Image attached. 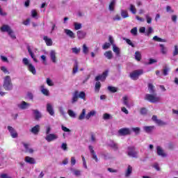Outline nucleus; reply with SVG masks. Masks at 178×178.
<instances>
[{"label": "nucleus", "instance_id": "f257e3e1", "mask_svg": "<svg viewBox=\"0 0 178 178\" xmlns=\"http://www.w3.org/2000/svg\"><path fill=\"white\" fill-rule=\"evenodd\" d=\"M22 63L24 65V66L26 67L27 70H29V72L31 73L33 76H35V74H37V70L35 69V66H34V65L31 63L29 58H24L22 59Z\"/></svg>", "mask_w": 178, "mask_h": 178}, {"label": "nucleus", "instance_id": "f03ea898", "mask_svg": "<svg viewBox=\"0 0 178 178\" xmlns=\"http://www.w3.org/2000/svg\"><path fill=\"white\" fill-rule=\"evenodd\" d=\"M3 87L6 91H12L13 90V83H12V78L7 75L3 78Z\"/></svg>", "mask_w": 178, "mask_h": 178}, {"label": "nucleus", "instance_id": "7ed1b4c3", "mask_svg": "<svg viewBox=\"0 0 178 178\" xmlns=\"http://www.w3.org/2000/svg\"><path fill=\"white\" fill-rule=\"evenodd\" d=\"M0 31L1 33H8V35L12 38V40H16V35L15 32L12 30V28L9 25L3 24L1 28Z\"/></svg>", "mask_w": 178, "mask_h": 178}, {"label": "nucleus", "instance_id": "20e7f679", "mask_svg": "<svg viewBox=\"0 0 178 178\" xmlns=\"http://www.w3.org/2000/svg\"><path fill=\"white\" fill-rule=\"evenodd\" d=\"M145 99L148 101L149 102H152V104H156L158 102H161V97L158 96L156 93L154 94H146L145 96Z\"/></svg>", "mask_w": 178, "mask_h": 178}, {"label": "nucleus", "instance_id": "39448f33", "mask_svg": "<svg viewBox=\"0 0 178 178\" xmlns=\"http://www.w3.org/2000/svg\"><path fill=\"white\" fill-rule=\"evenodd\" d=\"M143 73L144 71L143 70H135L130 73V77L132 80H138V77Z\"/></svg>", "mask_w": 178, "mask_h": 178}, {"label": "nucleus", "instance_id": "423d86ee", "mask_svg": "<svg viewBox=\"0 0 178 178\" xmlns=\"http://www.w3.org/2000/svg\"><path fill=\"white\" fill-rule=\"evenodd\" d=\"M31 104L30 103H27L24 101H22L17 104V108L21 109L22 111H26V109H29Z\"/></svg>", "mask_w": 178, "mask_h": 178}, {"label": "nucleus", "instance_id": "0eeeda50", "mask_svg": "<svg viewBox=\"0 0 178 178\" xmlns=\"http://www.w3.org/2000/svg\"><path fill=\"white\" fill-rule=\"evenodd\" d=\"M7 129L8 130V132L10 133V136L12 138H17L19 137V134H17V131L13 127L8 126Z\"/></svg>", "mask_w": 178, "mask_h": 178}, {"label": "nucleus", "instance_id": "6e6552de", "mask_svg": "<svg viewBox=\"0 0 178 178\" xmlns=\"http://www.w3.org/2000/svg\"><path fill=\"white\" fill-rule=\"evenodd\" d=\"M44 138L46 141H47V143H52V141H55V140H58V136L57 134H49L48 135H46Z\"/></svg>", "mask_w": 178, "mask_h": 178}, {"label": "nucleus", "instance_id": "1a4fd4ad", "mask_svg": "<svg viewBox=\"0 0 178 178\" xmlns=\"http://www.w3.org/2000/svg\"><path fill=\"white\" fill-rule=\"evenodd\" d=\"M133 175V166L128 165L124 170V177L129 178Z\"/></svg>", "mask_w": 178, "mask_h": 178}, {"label": "nucleus", "instance_id": "9d476101", "mask_svg": "<svg viewBox=\"0 0 178 178\" xmlns=\"http://www.w3.org/2000/svg\"><path fill=\"white\" fill-rule=\"evenodd\" d=\"M127 154L129 156H131V158H137V152H136L134 147H128Z\"/></svg>", "mask_w": 178, "mask_h": 178}, {"label": "nucleus", "instance_id": "9b49d317", "mask_svg": "<svg viewBox=\"0 0 178 178\" xmlns=\"http://www.w3.org/2000/svg\"><path fill=\"white\" fill-rule=\"evenodd\" d=\"M108 73H109V71L106 70L105 72H104L102 73V75H99L97 76H96L95 80L96 81H105V79H106V77L108 76Z\"/></svg>", "mask_w": 178, "mask_h": 178}, {"label": "nucleus", "instance_id": "f8f14e48", "mask_svg": "<svg viewBox=\"0 0 178 178\" xmlns=\"http://www.w3.org/2000/svg\"><path fill=\"white\" fill-rule=\"evenodd\" d=\"M120 136H129L131 134V130L129 128H122L118 131Z\"/></svg>", "mask_w": 178, "mask_h": 178}, {"label": "nucleus", "instance_id": "ddd939ff", "mask_svg": "<svg viewBox=\"0 0 178 178\" xmlns=\"http://www.w3.org/2000/svg\"><path fill=\"white\" fill-rule=\"evenodd\" d=\"M46 108L47 111L48 112V113H49L51 116H54V115H55V111H54V106L52 105V104L47 103Z\"/></svg>", "mask_w": 178, "mask_h": 178}, {"label": "nucleus", "instance_id": "4468645a", "mask_svg": "<svg viewBox=\"0 0 178 178\" xmlns=\"http://www.w3.org/2000/svg\"><path fill=\"white\" fill-rule=\"evenodd\" d=\"M88 148H89V151L91 154L92 159H94V161H95V162H98V161H99L98 157L97 156V154H95V151H94V147L89 145Z\"/></svg>", "mask_w": 178, "mask_h": 178}, {"label": "nucleus", "instance_id": "2eb2a0df", "mask_svg": "<svg viewBox=\"0 0 178 178\" xmlns=\"http://www.w3.org/2000/svg\"><path fill=\"white\" fill-rule=\"evenodd\" d=\"M49 57L53 63H56V51L55 50H51L49 52Z\"/></svg>", "mask_w": 178, "mask_h": 178}, {"label": "nucleus", "instance_id": "dca6fc26", "mask_svg": "<svg viewBox=\"0 0 178 178\" xmlns=\"http://www.w3.org/2000/svg\"><path fill=\"white\" fill-rule=\"evenodd\" d=\"M61 129H62L63 131L65 132L63 134V137H64V138L67 137V136H70V132L72 131L70 129H68L67 127H66L63 125L61 126Z\"/></svg>", "mask_w": 178, "mask_h": 178}, {"label": "nucleus", "instance_id": "f3484780", "mask_svg": "<svg viewBox=\"0 0 178 178\" xmlns=\"http://www.w3.org/2000/svg\"><path fill=\"white\" fill-rule=\"evenodd\" d=\"M156 151H157V155L159 156H162L163 158H165L166 156V153H165V151L162 149V147L160 146H157L156 147Z\"/></svg>", "mask_w": 178, "mask_h": 178}, {"label": "nucleus", "instance_id": "a211bd4d", "mask_svg": "<svg viewBox=\"0 0 178 178\" xmlns=\"http://www.w3.org/2000/svg\"><path fill=\"white\" fill-rule=\"evenodd\" d=\"M40 91L43 95H45L46 97H49V90L45 88L44 85H42L40 86Z\"/></svg>", "mask_w": 178, "mask_h": 178}, {"label": "nucleus", "instance_id": "6ab92c4d", "mask_svg": "<svg viewBox=\"0 0 178 178\" xmlns=\"http://www.w3.org/2000/svg\"><path fill=\"white\" fill-rule=\"evenodd\" d=\"M76 35L79 40H83V38H86V36L87 35V33L84 32L83 31H78L76 32Z\"/></svg>", "mask_w": 178, "mask_h": 178}, {"label": "nucleus", "instance_id": "aec40b11", "mask_svg": "<svg viewBox=\"0 0 178 178\" xmlns=\"http://www.w3.org/2000/svg\"><path fill=\"white\" fill-rule=\"evenodd\" d=\"M25 162H26V163H29L30 165H34L35 164V159L33 157L26 156Z\"/></svg>", "mask_w": 178, "mask_h": 178}, {"label": "nucleus", "instance_id": "412c9836", "mask_svg": "<svg viewBox=\"0 0 178 178\" xmlns=\"http://www.w3.org/2000/svg\"><path fill=\"white\" fill-rule=\"evenodd\" d=\"M43 40L46 42V45H47V47H51L53 42L51 38H48V36H44Z\"/></svg>", "mask_w": 178, "mask_h": 178}, {"label": "nucleus", "instance_id": "4be33fe9", "mask_svg": "<svg viewBox=\"0 0 178 178\" xmlns=\"http://www.w3.org/2000/svg\"><path fill=\"white\" fill-rule=\"evenodd\" d=\"M64 33L67 35V37H70V38H74V33L70 29H64Z\"/></svg>", "mask_w": 178, "mask_h": 178}, {"label": "nucleus", "instance_id": "5701e85b", "mask_svg": "<svg viewBox=\"0 0 178 178\" xmlns=\"http://www.w3.org/2000/svg\"><path fill=\"white\" fill-rule=\"evenodd\" d=\"M113 51L116 56H120V48L118 47L116 44H113Z\"/></svg>", "mask_w": 178, "mask_h": 178}, {"label": "nucleus", "instance_id": "b1692460", "mask_svg": "<svg viewBox=\"0 0 178 178\" xmlns=\"http://www.w3.org/2000/svg\"><path fill=\"white\" fill-rule=\"evenodd\" d=\"M24 147L26 149V152H28V154H33L34 152V149L30 147V145H29V144L24 143Z\"/></svg>", "mask_w": 178, "mask_h": 178}, {"label": "nucleus", "instance_id": "393cba45", "mask_svg": "<svg viewBox=\"0 0 178 178\" xmlns=\"http://www.w3.org/2000/svg\"><path fill=\"white\" fill-rule=\"evenodd\" d=\"M109 147H111V148H113V149H114V151H118V149H119V147L118 146V143L113 142V141H110V143H108Z\"/></svg>", "mask_w": 178, "mask_h": 178}, {"label": "nucleus", "instance_id": "a878e982", "mask_svg": "<svg viewBox=\"0 0 178 178\" xmlns=\"http://www.w3.org/2000/svg\"><path fill=\"white\" fill-rule=\"evenodd\" d=\"M28 52H29L31 58H32V59H33V61L35 63H38V60H37V58H35V56L34 55V53L33 52V51H31V49H30V47L28 48Z\"/></svg>", "mask_w": 178, "mask_h": 178}, {"label": "nucleus", "instance_id": "bb28decb", "mask_svg": "<svg viewBox=\"0 0 178 178\" xmlns=\"http://www.w3.org/2000/svg\"><path fill=\"white\" fill-rule=\"evenodd\" d=\"M115 5H116V1L112 0L108 6V10L111 12H113L115 10Z\"/></svg>", "mask_w": 178, "mask_h": 178}, {"label": "nucleus", "instance_id": "cd10ccee", "mask_svg": "<svg viewBox=\"0 0 178 178\" xmlns=\"http://www.w3.org/2000/svg\"><path fill=\"white\" fill-rule=\"evenodd\" d=\"M67 114L69 115L70 118H72V119H76V118L77 117V114L71 109H69L67 111Z\"/></svg>", "mask_w": 178, "mask_h": 178}, {"label": "nucleus", "instance_id": "c85d7f7f", "mask_svg": "<svg viewBox=\"0 0 178 178\" xmlns=\"http://www.w3.org/2000/svg\"><path fill=\"white\" fill-rule=\"evenodd\" d=\"M95 115H97V111H95V110H92L90 112H89L86 115V119H87V120H88L90 119V118H92V116H95Z\"/></svg>", "mask_w": 178, "mask_h": 178}, {"label": "nucleus", "instance_id": "c756f323", "mask_svg": "<svg viewBox=\"0 0 178 178\" xmlns=\"http://www.w3.org/2000/svg\"><path fill=\"white\" fill-rule=\"evenodd\" d=\"M31 131L33 133V134H38V132L40 131V125H35L33 127Z\"/></svg>", "mask_w": 178, "mask_h": 178}, {"label": "nucleus", "instance_id": "7c9ffc66", "mask_svg": "<svg viewBox=\"0 0 178 178\" xmlns=\"http://www.w3.org/2000/svg\"><path fill=\"white\" fill-rule=\"evenodd\" d=\"M154 126H145V127H143V130L146 133H151V131H152V130H154Z\"/></svg>", "mask_w": 178, "mask_h": 178}, {"label": "nucleus", "instance_id": "2f4dec72", "mask_svg": "<svg viewBox=\"0 0 178 178\" xmlns=\"http://www.w3.org/2000/svg\"><path fill=\"white\" fill-rule=\"evenodd\" d=\"M104 56L107 59H112L113 58V54H112V51H108L104 53Z\"/></svg>", "mask_w": 178, "mask_h": 178}, {"label": "nucleus", "instance_id": "473e14b6", "mask_svg": "<svg viewBox=\"0 0 178 178\" xmlns=\"http://www.w3.org/2000/svg\"><path fill=\"white\" fill-rule=\"evenodd\" d=\"M122 102L125 105V106H127V108H130V104H129V97L124 96L122 97Z\"/></svg>", "mask_w": 178, "mask_h": 178}, {"label": "nucleus", "instance_id": "72a5a7b5", "mask_svg": "<svg viewBox=\"0 0 178 178\" xmlns=\"http://www.w3.org/2000/svg\"><path fill=\"white\" fill-rule=\"evenodd\" d=\"M86 108H83L82 110V112L81 113V114L79 115L78 119L79 120H84V119H86Z\"/></svg>", "mask_w": 178, "mask_h": 178}, {"label": "nucleus", "instance_id": "f704fd0d", "mask_svg": "<svg viewBox=\"0 0 178 178\" xmlns=\"http://www.w3.org/2000/svg\"><path fill=\"white\" fill-rule=\"evenodd\" d=\"M79 71V62H77V60H76L74 62V67H73V70H72V73L74 74H76V73Z\"/></svg>", "mask_w": 178, "mask_h": 178}, {"label": "nucleus", "instance_id": "c9c22d12", "mask_svg": "<svg viewBox=\"0 0 178 178\" xmlns=\"http://www.w3.org/2000/svg\"><path fill=\"white\" fill-rule=\"evenodd\" d=\"M73 26H74V30H81V29L83 27V25L81 24V23H79V22H74Z\"/></svg>", "mask_w": 178, "mask_h": 178}, {"label": "nucleus", "instance_id": "e433bc0d", "mask_svg": "<svg viewBox=\"0 0 178 178\" xmlns=\"http://www.w3.org/2000/svg\"><path fill=\"white\" fill-rule=\"evenodd\" d=\"M160 47L161 54H163V55H166V54H168V48L163 44H160Z\"/></svg>", "mask_w": 178, "mask_h": 178}, {"label": "nucleus", "instance_id": "4c0bfd02", "mask_svg": "<svg viewBox=\"0 0 178 178\" xmlns=\"http://www.w3.org/2000/svg\"><path fill=\"white\" fill-rule=\"evenodd\" d=\"M129 10L133 15H136V13H137V8H136V6L133 4H130Z\"/></svg>", "mask_w": 178, "mask_h": 178}, {"label": "nucleus", "instance_id": "58836bf2", "mask_svg": "<svg viewBox=\"0 0 178 178\" xmlns=\"http://www.w3.org/2000/svg\"><path fill=\"white\" fill-rule=\"evenodd\" d=\"M31 17H33V19H38V13L37 12V10H32L31 11Z\"/></svg>", "mask_w": 178, "mask_h": 178}, {"label": "nucleus", "instance_id": "ea45409f", "mask_svg": "<svg viewBox=\"0 0 178 178\" xmlns=\"http://www.w3.org/2000/svg\"><path fill=\"white\" fill-rule=\"evenodd\" d=\"M77 99H79V92H75L72 97V103L77 102Z\"/></svg>", "mask_w": 178, "mask_h": 178}, {"label": "nucleus", "instance_id": "a19ab883", "mask_svg": "<svg viewBox=\"0 0 178 178\" xmlns=\"http://www.w3.org/2000/svg\"><path fill=\"white\" fill-rule=\"evenodd\" d=\"M153 40L156 41L157 42H166V40L162 39V38L158 37L157 35L154 36Z\"/></svg>", "mask_w": 178, "mask_h": 178}, {"label": "nucleus", "instance_id": "79ce46f5", "mask_svg": "<svg viewBox=\"0 0 178 178\" xmlns=\"http://www.w3.org/2000/svg\"><path fill=\"white\" fill-rule=\"evenodd\" d=\"M135 59L138 62H140V60H141V52L140 51L135 52Z\"/></svg>", "mask_w": 178, "mask_h": 178}, {"label": "nucleus", "instance_id": "37998d69", "mask_svg": "<svg viewBox=\"0 0 178 178\" xmlns=\"http://www.w3.org/2000/svg\"><path fill=\"white\" fill-rule=\"evenodd\" d=\"M148 90L150 94H154V92H155V86H154V85L152 83H149L148 85Z\"/></svg>", "mask_w": 178, "mask_h": 178}, {"label": "nucleus", "instance_id": "c03bdc74", "mask_svg": "<svg viewBox=\"0 0 178 178\" xmlns=\"http://www.w3.org/2000/svg\"><path fill=\"white\" fill-rule=\"evenodd\" d=\"M170 70V68L165 66L163 69V76H168L169 74V71Z\"/></svg>", "mask_w": 178, "mask_h": 178}, {"label": "nucleus", "instance_id": "a18cd8bd", "mask_svg": "<svg viewBox=\"0 0 178 178\" xmlns=\"http://www.w3.org/2000/svg\"><path fill=\"white\" fill-rule=\"evenodd\" d=\"M33 113L35 115V119H40L41 118V113L38 111V110H33Z\"/></svg>", "mask_w": 178, "mask_h": 178}, {"label": "nucleus", "instance_id": "49530a36", "mask_svg": "<svg viewBox=\"0 0 178 178\" xmlns=\"http://www.w3.org/2000/svg\"><path fill=\"white\" fill-rule=\"evenodd\" d=\"M121 16L123 19H126V17H129V13H127V10H122Z\"/></svg>", "mask_w": 178, "mask_h": 178}, {"label": "nucleus", "instance_id": "de8ad7c7", "mask_svg": "<svg viewBox=\"0 0 178 178\" xmlns=\"http://www.w3.org/2000/svg\"><path fill=\"white\" fill-rule=\"evenodd\" d=\"M101 88V82H96L95 86V92H99V89Z\"/></svg>", "mask_w": 178, "mask_h": 178}, {"label": "nucleus", "instance_id": "09e8293b", "mask_svg": "<svg viewBox=\"0 0 178 178\" xmlns=\"http://www.w3.org/2000/svg\"><path fill=\"white\" fill-rule=\"evenodd\" d=\"M78 98H81V99H83V101H86V92H78Z\"/></svg>", "mask_w": 178, "mask_h": 178}, {"label": "nucleus", "instance_id": "8fccbe9b", "mask_svg": "<svg viewBox=\"0 0 178 178\" xmlns=\"http://www.w3.org/2000/svg\"><path fill=\"white\" fill-rule=\"evenodd\" d=\"M72 54H75V55H77L79 54H80V51H81V49L80 47L77 48V47H73L72 49Z\"/></svg>", "mask_w": 178, "mask_h": 178}, {"label": "nucleus", "instance_id": "3c124183", "mask_svg": "<svg viewBox=\"0 0 178 178\" xmlns=\"http://www.w3.org/2000/svg\"><path fill=\"white\" fill-rule=\"evenodd\" d=\"M146 22L148 24H151L152 23V18L149 16V14H146L145 15Z\"/></svg>", "mask_w": 178, "mask_h": 178}, {"label": "nucleus", "instance_id": "603ef678", "mask_svg": "<svg viewBox=\"0 0 178 178\" xmlns=\"http://www.w3.org/2000/svg\"><path fill=\"white\" fill-rule=\"evenodd\" d=\"M138 33V30L137 29V27H134L131 30V34L132 35H134V37H136Z\"/></svg>", "mask_w": 178, "mask_h": 178}, {"label": "nucleus", "instance_id": "864d4df0", "mask_svg": "<svg viewBox=\"0 0 178 178\" xmlns=\"http://www.w3.org/2000/svg\"><path fill=\"white\" fill-rule=\"evenodd\" d=\"M90 49H88V47H87V44H84L83 45V53L85 54V55H87V54H88Z\"/></svg>", "mask_w": 178, "mask_h": 178}, {"label": "nucleus", "instance_id": "5fc2aeb1", "mask_svg": "<svg viewBox=\"0 0 178 178\" xmlns=\"http://www.w3.org/2000/svg\"><path fill=\"white\" fill-rule=\"evenodd\" d=\"M73 172V175H74V176H81V170H71Z\"/></svg>", "mask_w": 178, "mask_h": 178}, {"label": "nucleus", "instance_id": "6e6d98bb", "mask_svg": "<svg viewBox=\"0 0 178 178\" xmlns=\"http://www.w3.org/2000/svg\"><path fill=\"white\" fill-rule=\"evenodd\" d=\"M1 72H3L5 74H10V72H9V70H8V68L6 66H1L0 67Z\"/></svg>", "mask_w": 178, "mask_h": 178}, {"label": "nucleus", "instance_id": "4d7b16f0", "mask_svg": "<svg viewBox=\"0 0 178 178\" xmlns=\"http://www.w3.org/2000/svg\"><path fill=\"white\" fill-rule=\"evenodd\" d=\"M173 56H177L178 55V45L176 44L174 46V50L172 51Z\"/></svg>", "mask_w": 178, "mask_h": 178}, {"label": "nucleus", "instance_id": "13d9d810", "mask_svg": "<svg viewBox=\"0 0 178 178\" xmlns=\"http://www.w3.org/2000/svg\"><path fill=\"white\" fill-rule=\"evenodd\" d=\"M165 9H166V12H167L168 13H175V10H173V9L170 7V6H167L166 8H165Z\"/></svg>", "mask_w": 178, "mask_h": 178}, {"label": "nucleus", "instance_id": "bf43d9fd", "mask_svg": "<svg viewBox=\"0 0 178 178\" xmlns=\"http://www.w3.org/2000/svg\"><path fill=\"white\" fill-rule=\"evenodd\" d=\"M40 59H41L42 63H43V65H47V56L42 55L40 56Z\"/></svg>", "mask_w": 178, "mask_h": 178}, {"label": "nucleus", "instance_id": "052dcab7", "mask_svg": "<svg viewBox=\"0 0 178 178\" xmlns=\"http://www.w3.org/2000/svg\"><path fill=\"white\" fill-rule=\"evenodd\" d=\"M108 90L111 92H116V91H118V88L113 86H108Z\"/></svg>", "mask_w": 178, "mask_h": 178}, {"label": "nucleus", "instance_id": "680f3d73", "mask_svg": "<svg viewBox=\"0 0 178 178\" xmlns=\"http://www.w3.org/2000/svg\"><path fill=\"white\" fill-rule=\"evenodd\" d=\"M82 158V162H83V166L85 169H88L87 167V161H86V158L84 157V156H81Z\"/></svg>", "mask_w": 178, "mask_h": 178}, {"label": "nucleus", "instance_id": "e2e57ef3", "mask_svg": "<svg viewBox=\"0 0 178 178\" xmlns=\"http://www.w3.org/2000/svg\"><path fill=\"white\" fill-rule=\"evenodd\" d=\"M156 123L158 124V126H165V124H166V122L162 121L161 120H157Z\"/></svg>", "mask_w": 178, "mask_h": 178}, {"label": "nucleus", "instance_id": "0e129e2a", "mask_svg": "<svg viewBox=\"0 0 178 178\" xmlns=\"http://www.w3.org/2000/svg\"><path fill=\"white\" fill-rule=\"evenodd\" d=\"M47 86L52 87V86H54V82L49 78H47Z\"/></svg>", "mask_w": 178, "mask_h": 178}, {"label": "nucleus", "instance_id": "69168bd1", "mask_svg": "<svg viewBox=\"0 0 178 178\" xmlns=\"http://www.w3.org/2000/svg\"><path fill=\"white\" fill-rule=\"evenodd\" d=\"M132 131H134L136 134H138L140 133V127H134L131 128Z\"/></svg>", "mask_w": 178, "mask_h": 178}, {"label": "nucleus", "instance_id": "338daca9", "mask_svg": "<svg viewBox=\"0 0 178 178\" xmlns=\"http://www.w3.org/2000/svg\"><path fill=\"white\" fill-rule=\"evenodd\" d=\"M111 47V43H108V42H106L104 44V45L102 46V48L104 49H108V48H110Z\"/></svg>", "mask_w": 178, "mask_h": 178}, {"label": "nucleus", "instance_id": "774afa93", "mask_svg": "<svg viewBox=\"0 0 178 178\" xmlns=\"http://www.w3.org/2000/svg\"><path fill=\"white\" fill-rule=\"evenodd\" d=\"M0 177H1V178H12V177H10V176H9L8 174H5V173L1 174V175H0Z\"/></svg>", "mask_w": 178, "mask_h": 178}]
</instances>
